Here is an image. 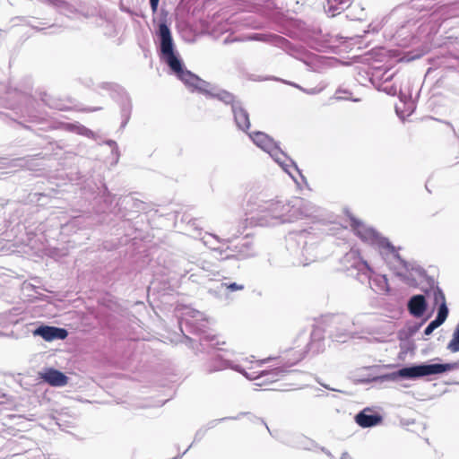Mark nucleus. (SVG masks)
Here are the masks:
<instances>
[{
	"label": "nucleus",
	"instance_id": "20",
	"mask_svg": "<svg viewBox=\"0 0 459 459\" xmlns=\"http://www.w3.org/2000/svg\"><path fill=\"white\" fill-rule=\"evenodd\" d=\"M189 313L191 318L184 319L186 325L195 328V331H201L203 327H205L207 320L204 313L198 310H192Z\"/></svg>",
	"mask_w": 459,
	"mask_h": 459
},
{
	"label": "nucleus",
	"instance_id": "28",
	"mask_svg": "<svg viewBox=\"0 0 459 459\" xmlns=\"http://www.w3.org/2000/svg\"><path fill=\"white\" fill-rule=\"evenodd\" d=\"M448 312L449 311L446 306V302H442L438 306L437 314L435 318H437L438 321L444 324L447 318Z\"/></svg>",
	"mask_w": 459,
	"mask_h": 459
},
{
	"label": "nucleus",
	"instance_id": "23",
	"mask_svg": "<svg viewBox=\"0 0 459 459\" xmlns=\"http://www.w3.org/2000/svg\"><path fill=\"white\" fill-rule=\"evenodd\" d=\"M132 112V101L127 94H125V96L122 98V101L120 104V113L122 117L121 122V128H124L131 117Z\"/></svg>",
	"mask_w": 459,
	"mask_h": 459
},
{
	"label": "nucleus",
	"instance_id": "43",
	"mask_svg": "<svg viewBox=\"0 0 459 459\" xmlns=\"http://www.w3.org/2000/svg\"><path fill=\"white\" fill-rule=\"evenodd\" d=\"M238 418H239V417L238 416V417H233L232 419H233V420H238ZM228 419H229V418H222V419L219 420V421H222V420H228Z\"/></svg>",
	"mask_w": 459,
	"mask_h": 459
},
{
	"label": "nucleus",
	"instance_id": "3",
	"mask_svg": "<svg viewBox=\"0 0 459 459\" xmlns=\"http://www.w3.org/2000/svg\"><path fill=\"white\" fill-rule=\"evenodd\" d=\"M459 368V362L452 363H428L411 364L399 368L396 371L383 376V378L391 381L399 379L414 380L433 375H440Z\"/></svg>",
	"mask_w": 459,
	"mask_h": 459
},
{
	"label": "nucleus",
	"instance_id": "7",
	"mask_svg": "<svg viewBox=\"0 0 459 459\" xmlns=\"http://www.w3.org/2000/svg\"><path fill=\"white\" fill-rule=\"evenodd\" d=\"M313 237L306 230L289 234L287 248L292 255L297 257L299 264L307 265L314 261V255H312L314 247L310 243Z\"/></svg>",
	"mask_w": 459,
	"mask_h": 459
},
{
	"label": "nucleus",
	"instance_id": "1",
	"mask_svg": "<svg viewBox=\"0 0 459 459\" xmlns=\"http://www.w3.org/2000/svg\"><path fill=\"white\" fill-rule=\"evenodd\" d=\"M156 35L159 40L160 57L169 66L171 74L192 91H196L207 98L217 99L223 104L230 106L237 127L247 132L250 127L249 115L242 102L233 93L201 79L186 68L176 50L166 20L159 23Z\"/></svg>",
	"mask_w": 459,
	"mask_h": 459
},
{
	"label": "nucleus",
	"instance_id": "30",
	"mask_svg": "<svg viewBox=\"0 0 459 459\" xmlns=\"http://www.w3.org/2000/svg\"><path fill=\"white\" fill-rule=\"evenodd\" d=\"M219 344V342H215V337L212 335L205 334L200 338V345L203 347L211 346L215 348Z\"/></svg>",
	"mask_w": 459,
	"mask_h": 459
},
{
	"label": "nucleus",
	"instance_id": "16",
	"mask_svg": "<svg viewBox=\"0 0 459 459\" xmlns=\"http://www.w3.org/2000/svg\"><path fill=\"white\" fill-rule=\"evenodd\" d=\"M382 420L383 417L369 408H365L355 416L356 423L364 429L377 426Z\"/></svg>",
	"mask_w": 459,
	"mask_h": 459
},
{
	"label": "nucleus",
	"instance_id": "14",
	"mask_svg": "<svg viewBox=\"0 0 459 459\" xmlns=\"http://www.w3.org/2000/svg\"><path fill=\"white\" fill-rule=\"evenodd\" d=\"M35 336H40L47 342L54 340H65L68 332L65 328L50 326V325H39L32 331Z\"/></svg>",
	"mask_w": 459,
	"mask_h": 459
},
{
	"label": "nucleus",
	"instance_id": "11",
	"mask_svg": "<svg viewBox=\"0 0 459 459\" xmlns=\"http://www.w3.org/2000/svg\"><path fill=\"white\" fill-rule=\"evenodd\" d=\"M226 368H231L237 372L241 373L247 378H252L249 374L239 365L234 362L223 359L220 354L212 355V359L205 364L204 370L208 374L221 371Z\"/></svg>",
	"mask_w": 459,
	"mask_h": 459
},
{
	"label": "nucleus",
	"instance_id": "10",
	"mask_svg": "<svg viewBox=\"0 0 459 459\" xmlns=\"http://www.w3.org/2000/svg\"><path fill=\"white\" fill-rule=\"evenodd\" d=\"M216 253L220 255L221 260L235 258L238 260L253 257L256 255V249L254 244L247 238H243L239 243L234 246L212 247Z\"/></svg>",
	"mask_w": 459,
	"mask_h": 459
},
{
	"label": "nucleus",
	"instance_id": "6",
	"mask_svg": "<svg viewBox=\"0 0 459 459\" xmlns=\"http://www.w3.org/2000/svg\"><path fill=\"white\" fill-rule=\"evenodd\" d=\"M393 251L396 255H388L385 258V263L406 284L412 287L418 286L426 278V271L415 263H409L403 260L395 247L393 248Z\"/></svg>",
	"mask_w": 459,
	"mask_h": 459
},
{
	"label": "nucleus",
	"instance_id": "33",
	"mask_svg": "<svg viewBox=\"0 0 459 459\" xmlns=\"http://www.w3.org/2000/svg\"><path fill=\"white\" fill-rule=\"evenodd\" d=\"M434 295V302L435 304H440L442 302H446V298L443 290L439 287H436L433 290Z\"/></svg>",
	"mask_w": 459,
	"mask_h": 459
},
{
	"label": "nucleus",
	"instance_id": "15",
	"mask_svg": "<svg viewBox=\"0 0 459 459\" xmlns=\"http://www.w3.org/2000/svg\"><path fill=\"white\" fill-rule=\"evenodd\" d=\"M283 443L289 446L307 451H312L318 447V445L314 440L302 434L290 435L283 440Z\"/></svg>",
	"mask_w": 459,
	"mask_h": 459
},
{
	"label": "nucleus",
	"instance_id": "40",
	"mask_svg": "<svg viewBox=\"0 0 459 459\" xmlns=\"http://www.w3.org/2000/svg\"><path fill=\"white\" fill-rule=\"evenodd\" d=\"M278 42L283 46L285 45L286 43H288V41L284 39V38H281V37H278Z\"/></svg>",
	"mask_w": 459,
	"mask_h": 459
},
{
	"label": "nucleus",
	"instance_id": "21",
	"mask_svg": "<svg viewBox=\"0 0 459 459\" xmlns=\"http://www.w3.org/2000/svg\"><path fill=\"white\" fill-rule=\"evenodd\" d=\"M350 5V0H327L325 10L328 15L333 17Z\"/></svg>",
	"mask_w": 459,
	"mask_h": 459
},
{
	"label": "nucleus",
	"instance_id": "26",
	"mask_svg": "<svg viewBox=\"0 0 459 459\" xmlns=\"http://www.w3.org/2000/svg\"><path fill=\"white\" fill-rule=\"evenodd\" d=\"M368 317V315L366 314H358L356 315L351 320V327L352 329L357 331V333L359 332H362L367 329L366 326V318Z\"/></svg>",
	"mask_w": 459,
	"mask_h": 459
},
{
	"label": "nucleus",
	"instance_id": "38",
	"mask_svg": "<svg viewBox=\"0 0 459 459\" xmlns=\"http://www.w3.org/2000/svg\"><path fill=\"white\" fill-rule=\"evenodd\" d=\"M150 6L153 13H155L158 10L160 0H149Z\"/></svg>",
	"mask_w": 459,
	"mask_h": 459
},
{
	"label": "nucleus",
	"instance_id": "42",
	"mask_svg": "<svg viewBox=\"0 0 459 459\" xmlns=\"http://www.w3.org/2000/svg\"><path fill=\"white\" fill-rule=\"evenodd\" d=\"M350 455L347 452H343L341 455V459H349Z\"/></svg>",
	"mask_w": 459,
	"mask_h": 459
},
{
	"label": "nucleus",
	"instance_id": "4",
	"mask_svg": "<svg viewBox=\"0 0 459 459\" xmlns=\"http://www.w3.org/2000/svg\"><path fill=\"white\" fill-rule=\"evenodd\" d=\"M353 260V263L347 270L350 271L351 275L353 274V271H356L355 277L362 284L369 283L370 288L375 292L387 293L389 291V284L385 275H376L371 277V268L368 264L359 256V253L356 250H351L344 256V262Z\"/></svg>",
	"mask_w": 459,
	"mask_h": 459
},
{
	"label": "nucleus",
	"instance_id": "12",
	"mask_svg": "<svg viewBox=\"0 0 459 459\" xmlns=\"http://www.w3.org/2000/svg\"><path fill=\"white\" fill-rule=\"evenodd\" d=\"M221 234L225 237L224 238H221L219 236L215 234H209L206 233L203 237V241L205 246L209 247L211 250L214 254V257L218 260H221L220 258V255L215 252V250L212 248V247H218L216 244H229L232 238H237L239 234L242 233V230L240 229L231 230V229H221Z\"/></svg>",
	"mask_w": 459,
	"mask_h": 459
},
{
	"label": "nucleus",
	"instance_id": "22",
	"mask_svg": "<svg viewBox=\"0 0 459 459\" xmlns=\"http://www.w3.org/2000/svg\"><path fill=\"white\" fill-rule=\"evenodd\" d=\"M49 2L51 5L65 16L70 17L72 15L76 16L79 14L78 10L65 0H49Z\"/></svg>",
	"mask_w": 459,
	"mask_h": 459
},
{
	"label": "nucleus",
	"instance_id": "46",
	"mask_svg": "<svg viewBox=\"0 0 459 459\" xmlns=\"http://www.w3.org/2000/svg\"><path fill=\"white\" fill-rule=\"evenodd\" d=\"M270 359H271V358H267V359L262 360L261 363H265L266 361H269Z\"/></svg>",
	"mask_w": 459,
	"mask_h": 459
},
{
	"label": "nucleus",
	"instance_id": "18",
	"mask_svg": "<svg viewBox=\"0 0 459 459\" xmlns=\"http://www.w3.org/2000/svg\"><path fill=\"white\" fill-rule=\"evenodd\" d=\"M428 307V303L423 295H413L408 301V310L414 317H421Z\"/></svg>",
	"mask_w": 459,
	"mask_h": 459
},
{
	"label": "nucleus",
	"instance_id": "31",
	"mask_svg": "<svg viewBox=\"0 0 459 459\" xmlns=\"http://www.w3.org/2000/svg\"><path fill=\"white\" fill-rule=\"evenodd\" d=\"M48 106H49L51 108L58 109V110H65L66 108L60 100L48 98L43 100Z\"/></svg>",
	"mask_w": 459,
	"mask_h": 459
},
{
	"label": "nucleus",
	"instance_id": "5",
	"mask_svg": "<svg viewBox=\"0 0 459 459\" xmlns=\"http://www.w3.org/2000/svg\"><path fill=\"white\" fill-rule=\"evenodd\" d=\"M248 135L257 147L267 152L271 158L273 159V160L277 162L294 180L295 177L291 169L295 170L301 176L297 165L287 157L280 148L279 144L275 143L273 138L260 131L250 133Z\"/></svg>",
	"mask_w": 459,
	"mask_h": 459
},
{
	"label": "nucleus",
	"instance_id": "37",
	"mask_svg": "<svg viewBox=\"0 0 459 459\" xmlns=\"http://www.w3.org/2000/svg\"><path fill=\"white\" fill-rule=\"evenodd\" d=\"M348 93V91L338 90L335 93V98L337 100H350L348 97H346V94Z\"/></svg>",
	"mask_w": 459,
	"mask_h": 459
},
{
	"label": "nucleus",
	"instance_id": "34",
	"mask_svg": "<svg viewBox=\"0 0 459 459\" xmlns=\"http://www.w3.org/2000/svg\"><path fill=\"white\" fill-rule=\"evenodd\" d=\"M282 82L286 83V84H289V85H291L293 87H296L298 89H299L300 91L307 93V94H311V95H314V94H316L318 92H320V90H317L316 88H312V89H309V90H307V89H304L302 88L301 86L294 83V82H288V81H284V80H281Z\"/></svg>",
	"mask_w": 459,
	"mask_h": 459
},
{
	"label": "nucleus",
	"instance_id": "41",
	"mask_svg": "<svg viewBox=\"0 0 459 459\" xmlns=\"http://www.w3.org/2000/svg\"><path fill=\"white\" fill-rule=\"evenodd\" d=\"M204 435V432H203L202 430L197 431L195 434V439L197 437L201 438Z\"/></svg>",
	"mask_w": 459,
	"mask_h": 459
},
{
	"label": "nucleus",
	"instance_id": "9",
	"mask_svg": "<svg viewBox=\"0 0 459 459\" xmlns=\"http://www.w3.org/2000/svg\"><path fill=\"white\" fill-rule=\"evenodd\" d=\"M325 321L329 325L330 337L337 342H345L357 333L351 327V318L346 315H330L325 316Z\"/></svg>",
	"mask_w": 459,
	"mask_h": 459
},
{
	"label": "nucleus",
	"instance_id": "2",
	"mask_svg": "<svg viewBox=\"0 0 459 459\" xmlns=\"http://www.w3.org/2000/svg\"><path fill=\"white\" fill-rule=\"evenodd\" d=\"M320 208L301 197L288 200H267L258 204L251 223L258 226H277L293 223L306 218H317Z\"/></svg>",
	"mask_w": 459,
	"mask_h": 459
},
{
	"label": "nucleus",
	"instance_id": "17",
	"mask_svg": "<svg viewBox=\"0 0 459 459\" xmlns=\"http://www.w3.org/2000/svg\"><path fill=\"white\" fill-rule=\"evenodd\" d=\"M40 378L51 386L61 387L68 383L67 376L53 368H48L40 373Z\"/></svg>",
	"mask_w": 459,
	"mask_h": 459
},
{
	"label": "nucleus",
	"instance_id": "13",
	"mask_svg": "<svg viewBox=\"0 0 459 459\" xmlns=\"http://www.w3.org/2000/svg\"><path fill=\"white\" fill-rule=\"evenodd\" d=\"M307 351H299L298 356L290 361L289 364L292 366L296 364L298 361L303 359L305 353L312 352L313 354H316L324 351V337L322 330L319 327H316L310 335V342L306 345Z\"/></svg>",
	"mask_w": 459,
	"mask_h": 459
},
{
	"label": "nucleus",
	"instance_id": "19",
	"mask_svg": "<svg viewBox=\"0 0 459 459\" xmlns=\"http://www.w3.org/2000/svg\"><path fill=\"white\" fill-rule=\"evenodd\" d=\"M286 372L285 369L282 368H275L269 371H261L259 375L254 377L249 374V376L252 377L251 379H261V383L258 385H262L267 382H275L277 381L283 373Z\"/></svg>",
	"mask_w": 459,
	"mask_h": 459
},
{
	"label": "nucleus",
	"instance_id": "24",
	"mask_svg": "<svg viewBox=\"0 0 459 459\" xmlns=\"http://www.w3.org/2000/svg\"><path fill=\"white\" fill-rule=\"evenodd\" d=\"M63 129L68 132H73L80 135L86 136L88 138H94L95 133L91 129L85 127L81 124L65 123L62 126Z\"/></svg>",
	"mask_w": 459,
	"mask_h": 459
},
{
	"label": "nucleus",
	"instance_id": "47",
	"mask_svg": "<svg viewBox=\"0 0 459 459\" xmlns=\"http://www.w3.org/2000/svg\"><path fill=\"white\" fill-rule=\"evenodd\" d=\"M195 276V274H191L190 279H192V281H195V279H193Z\"/></svg>",
	"mask_w": 459,
	"mask_h": 459
},
{
	"label": "nucleus",
	"instance_id": "36",
	"mask_svg": "<svg viewBox=\"0 0 459 459\" xmlns=\"http://www.w3.org/2000/svg\"><path fill=\"white\" fill-rule=\"evenodd\" d=\"M105 143H106V144L109 145L112 148L113 153H115L117 156L119 155L118 146L115 141L108 140Z\"/></svg>",
	"mask_w": 459,
	"mask_h": 459
},
{
	"label": "nucleus",
	"instance_id": "29",
	"mask_svg": "<svg viewBox=\"0 0 459 459\" xmlns=\"http://www.w3.org/2000/svg\"><path fill=\"white\" fill-rule=\"evenodd\" d=\"M196 266L198 269L202 270L204 273H213L216 271V268L214 267V265L212 263L207 262L203 259H199L197 261Z\"/></svg>",
	"mask_w": 459,
	"mask_h": 459
},
{
	"label": "nucleus",
	"instance_id": "8",
	"mask_svg": "<svg viewBox=\"0 0 459 459\" xmlns=\"http://www.w3.org/2000/svg\"><path fill=\"white\" fill-rule=\"evenodd\" d=\"M351 227L362 241L377 247L384 260L388 255H396L393 251L394 246L387 238L381 237L374 229L366 226L353 217L351 218Z\"/></svg>",
	"mask_w": 459,
	"mask_h": 459
},
{
	"label": "nucleus",
	"instance_id": "35",
	"mask_svg": "<svg viewBox=\"0 0 459 459\" xmlns=\"http://www.w3.org/2000/svg\"><path fill=\"white\" fill-rule=\"evenodd\" d=\"M221 285H224L226 289L230 291H237V290H242L245 289V286L243 284H239L237 282H231V283H222Z\"/></svg>",
	"mask_w": 459,
	"mask_h": 459
},
{
	"label": "nucleus",
	"instance_id": "27",
	"mask_svg": "<svg viewBox=\"0 0 459 459\" xmlns=\"http://www.w3.org/2000/svg\"><path fill=\"white\" fill-rule=\"evenodd\" d=\"M447 350H449L452 352H457L459 351V323L457 324L451 341L447 344Z\"/></svg>",
	"mask_w": 459,
	"mask_h": 459
},
{
	"label": "nucleus",
	"instance_id": "32",
	"mask_svg": "<svg viewBox=\"0 0 459 459\" xmlns=\"http://www.w3.org/2000/svg\"><path fill=\"white\" fill-rule=\"evenodd\" d=\"M441 325H443V323L435 318L434 320L430 321L429 325L426 326L424 330V334L430 335L434 332V330H436Z\"/></svg>",
	"mask_w": 459,
	"mask_h": 459
},
{
	"label": "nucleus",
	"instance_id": "39",
	"mask_svg": "<svg viewBox=\"0 0 459 459\" xmlns=\"http://www.w3.org/2000/svg\"><path fill=\"white\" fill-rule=\"evenodd\" d=\"M317 448H319V446ZM320 450L323 453H325L331 459H335L334 456L332 455V453L328 449H326L325 447H320Z\"/></svg>",
	"mask_w": 459,
	"mask_h": 459
},
{
	"label": "nucleus",
	"instance_id": "45",
	"mask_svg": "<svg viewBox=\"0 0 459 459\" xmlns=\"http://www.w3.org/2000/svg\"><path fill=\"white\" fill-rule=\"evenodd\" d=\"M351 101L353 102H359L360 100L358 99V98H355V99H350Z\"/></svg>",
	"mask_w": 459,
	"mask_h": 459
},
{
	"label": "nucleus",
	"instance_id": "25",
	"mask_svg": "<svg viewBox=\"0 0 459 459\" xmlns=\"http://www.w3.org/2000/svg\"><path fill=\"white\" fill-rule=\"evenodd\" d=\"M393 76H394V74H388L387 72H385L382 76V79L384 82L381 85L377 86V89L379 91H382L391 96L396 95L397 87L394 84H392V85H385V84L392 80Z\"/></svg>",
	"mask_w": 459,
	"mask_h": 459
},
{
	"label": "nucleus",
	"instance_id": "44",
	"mask_svg": "<svg viewBox=\"0 0 459 459\" xmlns=\"http://www.w3.org/2000/svg\"><path fill=\"white\" fill-rule=\"evenodd\" d=\"M5 396V394L4 393V391L0 388V398L1 397H4Z\"/></svg>",
	"mask_w": 459,
	"mask_h": 459
}]
</instances>
